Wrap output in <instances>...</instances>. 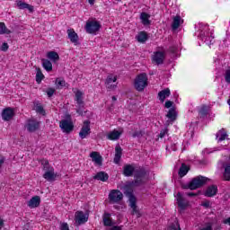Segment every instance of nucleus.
Wrapping results in <instances>:
<instances>
[{"label": "nucleus", "mask_w": 230, "mask_h": 230, "mask_svg": "<svg viewBox=\"0 0 230 230\" xmlns=\"http://www.w3.org/2000/svg\"><path fill=\"white\" fill-rule=\"evenodd\" d=\"M208 182V178L204 176H197L193 178L189 183L181 184L182 190H199Z\"/></svg>", "instance_id": "nucleus-1"}, {"label": "nucleus", "mask_w": 230, "mask_h": 230, "mask_svg": "<svg viewBox=\"0 0 230 230\" xmlns=\"http://www.w3.org/2000/svg\"><path fill=\"white\" fill-rule=\"evenodd\" d=\"M41 164L43 166L42 170L44 172L43 179L49 181V182L55 181V179H57V174L55 173V168L49 165V161L42 160Z\"/></svg>", "instance_id": "nucleus-2"}, {"label": "nucleus", "mask_w": 230, "mask_h": 230, "mask_svg": "<svg viewBox=\"0 0 230 230\" xmlns=\"http://www.w3.org/2000/svg\"><path fill=\"white\" fill-rule=\"evenodd\" d=\"M148 85V75L146 74L142 73L135 78L134 87L139 93L145 91V87Z\"/></svg>", "instance_id": "nucleus-3"}, {"label": "nucleus", "mask_w": 230, "mask_h": 230, "mask_svg": "<svg viewBox=\"0 0 230 230\" xmlns=\"http://www.w3.org/2000/svg\"><path fill=\"white\" fill-rule=\"evenodd\" d=\"M146 176V171L144 168H138L135 170L134 177L135 181H132L133 186H142L145 184V177Z\"/></svg>", "instance_id": "nucleus-4"}, {"label": "nucleus", "mask_w": 230, "mask_h": 230, "mask_svg": "<svg viewBox=\"0 0 230 230\" xmlns=\"http://www.w3.org/2000/svg\"><path fill=\"white\" fill-rule=\"evenodd\" d=\"M75 102L77 103V114H79V116H84V107H85V102H84V93L80 90L75 92Z\"/></svg>", "instance_id": "nucleus-5"}, {"label": "nucleus", "mask_w": 230, "mask_h": 230, "mask_svg": "<svg viewBox=\"0 0 230 230\" xmlns=\"http://www.w3.org/2000/svg\"><path fill=\"white\" fill-rule=\"evenodd\" d=\"M108 199L110 204H118V202L123 200V193L120 190H111Z\"/></svg>", "instance_id": "nucleus-6"}, {"label": "nucleus", "mask_w": 230, "mask_h": 230, "mask_svg": "<svg viewBox=\"0 0 230 230\" xmlns=\"http://www.w3.org/2000/svg\"><path fill=\"white\" fill-rule=\"evenodd\" d=\"M100 28H102V25H100V22L96 21L86 22L85 30L87 33H96V31H100Z\"/></svg>", "instance_id": "nucleus-7"}, {"label": "nucleus", "mask_w": 230, "mask_h": 230, "mask_svg": "<svg viewBox=\"0 0 230 230\" xmlns=\"http://www.w3.org/2000/svg\"><path fill=\"white\" fill-rule=\"evenodd\" d=\"M89 134H91V121L85 120L79 132V137H81V139H85Z\"/></svg>", "instance_id": "nucleus-8"}, {"label": "nucleus", "mask_w": 230, "mask_h": 230, "mask_svg": "<svg viewBox=\"0 0 230 230\" xmlns=\"http://www.w3.org/2000/svg\"><path fill=\"white\" fill-rule=\"evenodd\" d=\"M26 128L28 132H37L40 128V122L37 119H31L27 121Z\"/></svg>", "instance_id": "nucleus-9"}, {"label": "nucleus", "mask_w": 230, "mask_h": 230, "mask_svg": "<svg viewBox=\"0 0 230 230\" xmlns=\"http://www.w3.org/2000/svg\"><path fill=\"white\" fill-rule=\"evenodd\" d=\"M89 220V217L85 216L84 211H76L75 214V221L76 226H82L85 224Z\"/></svg>", "instance_id": "nucleus-10"}, {"label": "nucleus", "mask_w": 230, "mask_h": 230, "mask_svg": "<svg viewBox=\"0 0 230 230\" xmlns=\"http://www.w3.org/2000/svg\"><path fill=\"white\" fill-rule=\"evenodd\" d=\"M60 128L63 130V132H66V134H69V132H73L74 125L71 120L63 119L59 123Z\"/></svg>", "instance_id": "nucleus-11"}, {"label": "nucleus", "mask_w": 230, "mask_h": 230, "mask_svg": "<svg viewBox=\"0 0 230 230\" xmlns=\"http://www.w3.org/2000/svg\"><path fill=\"white\" fill-rule=\"evenodd\" d=\"M117 80H118L117 75H114L112 74L109 75L105 81V85H106L107 89H111V90L116 89V87H117L116 84H112L117 82Z\"/></svg>", "instance_id": "nucleus-12"}, {"label": "nucleus", "mask_w": 230, "mask_h": 230, "mask_svg": "<svg viewBox=\"0 0 230 230\" xmlns=\"http://www.w3.org/2000/svg\"><path fill=\"white\" fill-rule=\"evenodd\" d=\"M133 185L132 182L129 185H125L124 186V194L126 197H128V200L131 201L132 199H136V196H134V190H132Z\"/></svg>", "instance_id": "nucleus-13"}, {"label": "nucleus", "mask_w": 230, "mask_h": 230, "mask_svg": "<svg viewBox=\"0 0 230 230\" xmlns=\"http://www.w3.org/2000/svg\"><path fill=\"white\" fill-rule=\"evenodd\" d=\"M90 157L92 158L93 163L102 166L103 163V158L100 155V153L93 151L90 154Z\"/></svg>", "instance_id": "nucleus-14"}, {"label": "nucleus", "mask_w": 230, "mask_h": 230, "mask_svg": "<svg viewBox=\"0 0 230 230\" xmlns=\"http://www.w3.org/2000/svg\"><path fill=\"white\" fill-rule=\"evenodd\" d=\"M66 33L68 35V39L69 40L75 44V46H77L78 44V34L75 31L74 29H68L66 31Z\"/></svg>", "instance_id": "nucleus-15"}, {"label": "nucleus", "mask_w": 230, "mask_h": 230, "mask_svg": "<svg viewBox=\"0 0 230 230\" xmlns=\"http://www.w3.org/2000/svg\"><path fill=\"white\" fill-rule=\"evenodd\" d=\"M136 172V168L132 164H126L123 167V175L125 177H132Z\"/></svg>", "instance_id": "nucleus-16"}, {"label": "nucleus", "mask_w": 230, "mask_h": 230, "mask_svg": "<svg viewBox=\"0 0 230 230\" xmlns=\"http://www.w3.org/2000/svg\"><path fill=\"white\" fill-rule=\"evenodd\" d=\"M13 118V110L12 108H6L2 112V119L4 121H10Z\"/></svg>", "instance_id": "nucleus-17"}, {"label": "nucleus", "mask_w": 230, "mask_h": 230, "mask_svg": "<svg viewBox=\"0 0 230 230\" xmlns=\"http://www.w3.org/2000/svg\"><path fill=\"white\" fill-rule=\"evenodd\" d=\"M170 94H172L170 88H165L158 93V98L162 103H164V101L170 97Z\"/></svg>", "instance_id": "nucleus-18"}, {"label": "nucleus", "mask_w": 230, "mask_h": 230, "mask_svg": "<svg viewBox=\"0 0 230 230\" xmlns=\"http://www.w3.org/2000/svg\"><path fill=\"white\" fill-rule=\"evenodd\" d=\"M121 134H123V132L114 129L108 133L107 139H110V141H117V139H119Z\"/></svg>", "instance_id": "nucleus-19"}, {"label": "nucleus", "mask_w": 230, "mask_h": 230, "mask_svg": "<svg viewBox=\"0 0 230 230\" xmlns=\"http://www.w3.org/2000/svg\"><path fill=\"white\" fill-rule=\"evenodd\" d=\"M122 154H123V149H121V146H116V147H115V156H114L115 164H119V161H121Z\"/></svg>", "instance_id": "nucleus-20"}, {"label": "nucleus", "mask_w": 230, "mask_h": 230, "mask_svg": "<svg viewBox=\"0 0 230 230\" xmlns=\"http://www.w3.org/2000/svg\"><path fill=\"white\" fill-rule=\"evenodd\" d=\"M95 181H102V182H107L109 181V174L105 172H99L93 176Z\"/></svg>", "instance_id": "nucleus-21"}, {"label": "nucleus", "mask_w": 230, "mask_h": 230, "mask_svg": "<svg viewBox=\"0 0 230 230\" xmlns=\"http://www.w3.org/2000/svg\"><path fill=\"white\" fill-rule=\"evenodd\" d=\"M16 6L19 8V10H29V12L31 13H33L34 7L33 5H30L22 1H19L16 4Z\"/></svg>", "instance_id": "nucleus-22"}, {"label": "nucleus", "mask_w": 230, "mask_h": 230, "mask_svg": "<svg viewBox=\"0 0 230 230\" xmlns=\"http://www.w3.org/2000/svg\"><path fill=\"white\" fill-rule=\"evenodd\" d=\"M153 60L158 66H159V64H163V62H164V53L161 52V51L155 53V55L153 57Z\"/></svg>", "instance_id": "nucleus-23"}, {"label": "nucleus", "mask_w": 230, "mask_h": 230, "mask_svg": "<svg viewBox=\"0 0 230 230\" xmlns=\"http://www.w3.org/2000/svg\"><path fill=\"white\" fill-rule=\"evenodd\" d=\"M33 111H35L38 114H41L42 116H46V111L40 102H33Z\"/></svg>", "instance_id": "nucleus-24"}, {"label": "nucleus", "mask_w": 230, "mask_h": 230, "mask_svg": "<svg viewBox=\"0 0 230 230\" xmlns=\"http://www.w3.org/2000/svg\"><path fill=\"white\" fill-rule=\"evenodd\" d=\"M29 208H39L40 206V197L34 196L28 201Z\"/></svg>", "instance_id": "nucleus-25"}, {"label": "nucleus", "mask_w": 230, "mask_h": 230, "mask_svg": "<svg viewBox=\"0 0 230 230\" xmlns=\"http://www.w3.org/2000/svg\"><path fill=\"white\" fill-rule=\"evenodd\" d=\"M182 22H184V20H181L180 15L173 16L172 24V30H178L179 26H181Z\"/></svg>", "instance_id": "nucleus-26"}, {"label": "nucleus", "mask_w": 230, "mask_h": 230, "mask_svg": "<svg viewBox=\"0 0 230 230\" xmlns=\"http://www.w3.org/2000/svg\"><path fill=\"white\" fill-rule=\"evenodd\" d=\"M217 191H218V187H217V185L209 186L205 192V196L206 197H215V195H217Z\"/></svg>", "instance_id": "nucleus-27"}, {"label": "nucleus", "mask_w": 230, "mask_h": 230, "mask_svg": "<svg viewBox=\"0 0 230 230\" xmlns=\"http://www.w3.org/2000/svg\"><path fill=\"white\" fill-rule=\"evenodd\" d=\"M137 199L132 198L131 200L129 201V206L132 209V215H137V217H140L139 210L137 209Z\"/></svg>", "instance_id": "nucleus-28"}, {"label": "nucleus", "mask_w": 230, "mask_h": 230, "mask_svg": "<svg viewBox=\"0 0 230 230\" xmlns=\"http://www.w3.org/2000/svg\"><path fill=\"white\" fill-rule=\"evenodd\" d=\"M177 203L179 208H181V209H184L186 208V206H188V203L186 202V200L184 199V198L182 197V194H181V192H179L177 194Z\"/></svg>", "instance_id": "nucleus-29"}, {"label": "nucleus", "mask_w": 230, "mask_h": 230, "mask_svg": "<svg viewBox=\"0 0 230 230\" xmlns=\"http://www.w3.org/2000/svg\"><path fill=\"white\" fill-rule=\"evenodd\" d=\"M47 58L52 62H58V60H60V56H58V53H57L56 51L48 52Z\"/></svg>", "instance_id": "nucleus-30"}, {"label": "nucleus", "mask_w": 230, "mask_h": 230, "mask_svg": "<svg viewBox=\"0 0 230 230\" xmlns=\"http://www.w3.org/2000/svg\"><path fill=\"white\" fill-rule=\"evenodd\" d=\"M140 19H141L142 24H144V26L150 25V14H148L146 13H141Z\"/></svg>", "instance_id": "nucleus-31"}, {"label": "nucleus", "mask_w": 230, "mask_h": 230, "mask_svg": "<svg viewBox=\"0 0 230 230\" xmlns=\"http://www.w3.org/2000/svg\"><path fill=\"white\" fill-rule=\"evenodd\" d=\"M102 222L104 226L107 227H111L112 226V220H111V214L110 213H104L102 216Z\"/></svg>", "instance_id": "nucleus-32"}, {"label": "nucleus", "mask_w": 230, "mask_h": 230, "mask_svg": "<svg viewBox=\"0 0 230 230\" xmlns=\"http://www.w3.org/2000/svg\"><path fill=\"white\" fill-rule=\"evenodd\" d=\"M41 62H42V66L44 67L45 70H47L48 72L53 71V64H51V61L43 58L41 59Z\"/></svg>", "instance_id": "nucleus-33"}, {"label": "nucleus", "mask_w": 230, "mask_h": 230, "mask_svg": "<svg viewBox=\"0 0 230 230\" xmlns=\"http://www.w3.org/2000/svg\"><path fill=\"white\" fill-rule=\"evenodd\" d=\"M137 40L138 42H146L148 40V34L145 31H140L137 36Z\"/></svg>", "instance_id": "nucleus-34"}, {"label": "nucleus", "mask_w": 230, "mask_h": 230, "mask_svg": "<svg viewBox=\"0 0 230 230\" xmlns=\"http://www.w3.org/2000/svg\"><path fill=\"white\" fill-rule=\"evenodd\" d=\"M166 116L171 121H175L177 119V111H175V109L171 108Z\"/></svg>", "instance_id": "nucleus-35"}, {"label": "nucleus", "mask_w": 230, "mask_h": 230, "mask_svg": "<svg viewBox=\"0 0 230 230\" xmlns=\"http://www.w3.org/2000/svg\"><path fill=\"white\" fill-rule=\"evenodd\" d=\"M12 31L6 28L4 22H0V35H10Z\"/></svg>", "instance_id": "nucleus-36"}, {"label": "nucleus", "mask_w": 230, "mask_h": 230, "mask_svg": "<svg viewBox=\"0 0 230 230\" xmlns=\"http://www.w3.org/2000/svg\"><path fill=\"white\" fill-rule=\"evenodd\" d=\"M188 172H190V168L187 167L185 164H182L181 166L180 167L178 173L180 177H184V175H186Z\"/></svg>", "instance_id": "nucleus-37"}, {"label": "nucleus", "mask_w": 230, "mask_h": 230, "mask_svg": "<svg viewBox=\"0 0 230 230\" xmlns=\"http://www.w3.org/2000/svg\"><path fill=\"white\" fill-rule=\"evenodd\" d=\"M216 137L217 141H224L226 140V137H227V133L224 132V130H219L217 133Z\"/></svg>", "instance_id": "nucleus-38"}, {"label": "nucleus", "mask_w": 230, "mask_h": 230, "mask_svg": "<svg viewBox=\"0 0 230 230\" xmlns=\"http://www.w3.org/2000/svg\"><path fill=\"white\" fill-rule=\"evenodd\" d=\"M199 230H218V228H213V222L205 223Z\"/></svg>", "instance_id": "nucleus-39"}, {"label": "nucleus", "mask_w": 230, "mask_h": 230, "mask_svg": "<svg viewBox=\"0 0 230 230\" xmlns=\"http://www.w3.org/2000/svg\"><path fill=\"white\" fill-rule=\"evenodd\" d=\"M225 181H230V165L225 167V172L223 174Z\"/></svg>", "instance_id": "nucleus-40"}, {"label": "nucleus", "mask_w": 230, "mask_h": 230, "mask_svg": "<svg viewBox=\"0 0 230 230\" xmlns=\"http://www.w3.org/2000/svg\"><path fill=\"white\" fill-rule=\"evenodd\" d=\"M43 78H44V74H42V71H40V69H38L37 74H36V82L38 84H40V82H42Z\"/></svg>", "instance_id": "nucleus-41"}, {"label": "nucleus", "mask_w": 230, "mask_h": 230, "mask_svg": "<svg viewBox=\"0 0 230 230\" xmlns=\"http://www.w3.org/2000/svg\"><path fill=\"white\" fill-rule=\"evenodd\" d=\"M146 134L145 130L135 131L132 135L133 137H143Z\"/></svg>", "instance_id": "nucleus-42"}, {"label": "nucleus", "mask_w": 230, "mask_h": 230, "mask_svg": "<svg viewBox=\"0 0 230 230\" xmlns=\"http://www.w3.org/2000/svg\"><path fill=\"white\" fill-rule=\"evenodd\" d=\"M168 230H181V226H179V223L174 222L170 226Z\"/></svg>", "instance_id": "nucleus-43"}, {"label": "nucleus", "mask_w": 230, "mask_h": 230, "mask_svg": "<svg viewBox=\"0 0 230 230\" xmlns=\"http://www.w3.org/2000/svg\"><path fill=\"white\" fill-rule=\"evenodd\" d=\"M225 81L226 84H230V68L226 69L225 72Z\"/></svg>", "instance_id": "nucleus-44"}, {"label": "nucleus", "mask_w": 230, "mask_h": 230, "mask_svg": "<svg viewBox=\"0 0 230 230\" xmlns=\"http://www.w3.org/2000/svg\"><path fill=\"white\" fill-rule=\"evenodd\" d=\"M199 114H201V116H208V106L201 107Z\"/></svg>", "instance_id": "nucleus-45"}, {"label": "nucleus", "mask_w": 230, "mask_h": 230, "mask_svg": "<svg viewBox=\"0 0 230 230\" xmlns=\"http://www.w3.org/2000/svg\"><path fill=\"white\" fill-rule=\"evenodd\" d=\"M49 98H51V96H53V94H55V88H48L46 91Z\"/></svg>", "instance_id": "nucleus-46"}, {"label": "nucleus", "mask_w": 230, "mask_h": 230, "mask_svg": "<svg viewBox=\"0 0 230 230\" xmlns=\"http://www.w3.org/2000/svg\"><path fill=\"white\" fill-rule=\"evenodd\" d=\"M166 134H168V129H163L160 134L158 135V137H161V139H163V137H164V136H166Z\"/></svg>", "instance_id": "nucleus-47"}, {"label": "nucleus", "mask_w": 230, "mask_h": 230, "mask_svg": "<svg viewBox=\"0 0 230 230\" xmlns=\"http://www.w3.org/2000/svg\"><path fill=\"white\" fill-rule=\"evenodd\" d=\"M172 105H173V102L167 101V102H165L164 107H165V109H170Z\"/></svg>", "instance_id": "nucleus-48"}, {"label": "nucleus", "mask_w": 230, "mask_h": 230, "mask_svg": "<svg viewBox=\"0 0 230 230\" xmlns=\"http://www.w3.org/2000/svg\"><path fill=\"white\" fill-rule=\"evenodd\" d=\"M60 230H69V225L67 223L61 224Z\"/></svg>", "instance_id": "nucleus-49"}, {"label": "nucleus", "mask_w": 230, "mask_h": 230, "mask_svg": "<svg viewBox=\"0 0 230 230\" xmlns=\"http://www.w3.org/2000/svg\"><path fill=\"white\" fill-rule=\"evenodd\" d=\"M1 49L2 51H8V43H3Z\"/></svg>", "instance_id": "nucleus-50"}, {"label": "nucleus", "mask_w": 230, "mask_h": 230, "mask_svg": "<svg viewBox=\"0 0 230 230\" xmlns=\"http://www.w3.org/2000/svg\"><path fill=\"white\" fill-rule=\"evenodd\" d=\"M58 87H64V85H66V81L64 80L58 81Z\"/></svg>", "instance_id": "nucleus-51"}, {"label": "nucleus", "mask_w": 230, "mask_h": 230, "mask_svg": "<svg viewBox=\"0 0 230 230\" xmlns=\"http://www.w3.org/2000/svg\"><path fill=\"white\" fill-rule=\"evenodd\" d=\"M188 197H197V193L195 192H189L186 194Z\"/></svg>", "instance_id": "nucleus-52"}, {"label": "nucleus", "mask_w": 230, "mask_h": 230, "mask_svg": "<svg viewBox=\"0 0 230 230\" xmlns=\"http://www.w3.org/2000/svg\"><path fill=\"white\" fill-rule=\"evenodd\" d=\"M202 206L204 208H209V201H205L204 203H202Z\"/></svg>", "instance_id": "nucleus-53"}, {"label": "nucleus", "mask_w": 230, "mask_h": 230, "mask_svg": "<svg viewBox=\"0 0 230 230\" xmlns=\"http://www.w3.org/2000/svg\"><path fill=\"white\" fill-rule=\"evenodd\" d=\"M3 164H4V157H2L0 159V168H1V166H3Z\"/></svg>", "instance_id": "nucleus-54"}, {"label": "nucleus", "mask_w": 230, "mask_h": 230, "mask_svg": "<svg viewBox=\"0 0 230 230\" xmlns=\"http://www.w3.org/2000/svg\"><path fill=\"white\" fill-rule=\"evenodd\" d=\"M176 49H177V48L172 47V48L170 49V51H171L172 53H175Z\"/></svg>", "instance_id": "nucleus-55"}, {"label": "nucleus", "mask_w": 230, "mask_h": 230, "mask_svg": "<svg viewBox=\"0 0 230 230\" xmlns=\"http://www.w3.org/2000/svg\"><path fill=\"white\" fill-rule=\"evenodd\" d=\"M3 226H4V222L3 221V219H0V229L3 228Z\"/></svg>", "instance_id": "nucleus-56"}, {"label": "nucleus", "mask_w": 230, "mask_h": 230, "mask_svg": "<svg viewBox=\"0 0 230 230\" xmlns=\"http://www.w3.org/2000/svg\"><path fill=\"white\" fill-rule=\"evenodd\" d=\"M111 230H121V227L119 226H113Z\"/></svg>", "instance_id": "nucleus-57"}, {"label": "nucleus", "mask_w": 230, "mask_h": 230, "mask_svg": "<svg viewBox=\"0 0 230 230\" xmlns=\"http://www.w3.org/2000/svg\"><path fill=\"white\" fill-rule=\"evenodd\" d=\"M225 224H230V217H228L226 221Z\"/></svg>", "instance_id": "nucleus-58"}, {"label": "nucleus", "mask_w": 230, "mask_h": 230, "mask_svg": "<svg viewBox=\"0 0 230 230\" xmlns=\"http://www.w3.org/2000/svg\"><path fill=\"white\" fill-rule=\"evenodd\" d=\"M89 4L93 6V4H94V1H89Z\"/></svg>", "instance_id": "nucleus-59"}, {"label": "nucleus", "mask_w": 230, "mask_h": 230, "mask_svg": "<svg viewBox=\"0 0 230 230\" xmlns=\"http://www.w3.org/2000/svg\"><path fill=\"white\" fill-rule=\"evenodd\" d=\"M116 100H118L116 96H112V102H116Z\"/></svg>", "instance_id": "nucleus-60"}, {"label": "nucleus", "mask_w": 230, "mask_h": 230, "mask_svg": "<svg viewBox=\"0 0 230 230\" xmlns=\"http://www.w3.org/2000/svg\"><path fill=\"white\" fill-rule=\"evenodd\" d=\"M208 40H209V39H211V37L206 38V40H208Z\"/></svg>", "instance_id": "nucleus-61"}, {"label": "nucleus", "mask_w": 230, "mask_h": 230, "mask_svg": "<svg viewBox=\"0 0 230 230\" xmlns=\"http://www.w3.org/2000/svg\"><path fill=\"white\" fill-rule=\"evenodd\" d=\"M89 1H94V0H89Z\"/></svg>", "instance_id": "nucleus-62"}]
</instances>
